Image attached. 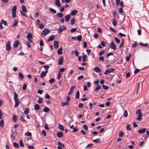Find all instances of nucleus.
Wrapping results in <instances>:
<instances>
[{"instance_id": "nucleus-9", "label": "nucleus", "mask_w": 149, "mask_h": 149, "mask_svg": "<svg viewBox=\"0 0 149 149\" xmlns=\"http://www.w3.org/2000/svg\"><path fill=\"white\" fill-rule=\"evenodd\" d=\"M75 86H72L71 87L69 91V92L68 93V95H70L73 93V92L74 91V88H75Z\"/></svg>"}, {"instance_id": "nucleus-22", "label": "nucleus", "mask_w": 149, "mask_h": 149, "mask_svg": "<svg viewBox=\"0 0 149 149\" xmlns=\"http://www.w3.org/2000/svg\"><path fill=\"white\" fill-rule=\"evenodd\" d=\"M125 42V40L123 39L121 40V43L119 45V47L121 48L123 47Z\"/></svg>"}, {"instance_id": "nucleus-2", "label": "nucleus", "mask_w": 149, "mask_h": 149, "mask_svg": "<svg viewBox=\"0 0 149 149\" xmlns=\"http://www.w3.org/2000/svg\"><path fill=\"white\" fill-rule=\"evenodd\" d=\"M50 32L49 30L47 28H45L42 31L41 34L42 36H45L48 34Z\"/></svg>"}, {"instance_id": "nucleus-1", "label": "nucleus", "mask_w": 149, "mask_h": 149, "mask_svg": "<svg viewBox=\"0 0 149 149\" xmlns=\"http://www.w3.org/2000/svg\"><path fill=\"white\" fill-rule=\"evenodd\" d=\"M141 111V109H139L136 112V114H138L136 118L137 120H141L142 118V114Z\"/></svg>"}, {"instance_id": "nucleus-13", "label": "nucleus", "mask_w": 149, "mask_h": 149, "mask_svg": "<svg viewBox=\"0 0 149 149\" xmlns=\"http://www.w3.org/2000/svg\"><path fill=\"white\" fill-rule=\"evenodd\" d=\"M63 56H61L58 60V65H61L63 63Z\"/></svg>"}, {"instance_id": "nucleus-39", "label": "nucleus", "mask_w": 149, "mask_h": 149, "mask_svg": "<svg viewBox=\"0 0 149 149\" xmlns=\"http://www.w3.org/2000/svg\"><path fill=\"white\" fill-rule=\"evenodd\" d=\"M25 136H32L31 133L29 132H26L25 133Z\"/></svg>"}, {"instance_id": "nucleus-20", "label": "nucleus", "mask_w": 149, "mask_h": 149, "mask_svg": "<svg viewBox=\"0 0 149 149\" xmlns=\"http://www.w3.org/2000/svg\"><path fill=\"white\" fill-rule=\"evenodd\" d=\"M26 6L24 5H22V11L24 13H26Z\"/></svg>"}, {"instance_id": "nucleus-3", "label": "nucleus", "mask_w": 149, "mask_h": 149, "mask_svg": "<svg viewBox=\"0 0 149 149\" xmlns=\"http://www.w3.org/2000/svg\"><path fill=\"white\" fill-rule=\"evenodd\" d=\"M67 28L64 26L62 25L58 29V32L59 33H61L62 31L64 30H65Z\"/></svg>"}, {"instance_id": "nucleus-26", "label": "nucleus", "mask_w": 149, "mask_h": 149, "mask_svg": "<svg viewBox=\"0 0 149 149\" xmlns=\"http://www.w3.org/2000/svg\"><path fill=\"white\" fill-rule=\"evenodd\" d=\"M62 47L59 48L57 51L58 54L59 55H61L62 54Z\"/></svg>"}, {"instance_id": "nucleus-52", "label": "nucleus", "mask_w": 149, "mask_h": 149, "mask_svg": "<svg viewBox=\"0 0 149 149\" xmlns=\"http://www.w3.org/2000/svg\"><path fill=\"white\" fill-rule=\"evenodd\" d=\"M1 23H3L5 25H7V22L5 20H2Z\"/></svg>"}, {"instance_id": "nucleus-33", "label": "nucleus", "mask_w": 149, "mask_h": 149, "mask_svg": "<svg viewBox=\"0 0 149 149\" xmlns=\"http://www.w3.org/2000/svg\"><path fill=\"white\" fill-rule=\"evenodd\" d=\"M19 77L22 79L23 80L24 78V76L23 75L21 72H19Z\"/></svg>"}, {"instance_id": "nucleus-35", "label": "nucleus", "mask_w": 149, "mask_h": 149, "mask_svg": "<svg viewBox=\"0 0 149 149\" xmlns=\"http://www.w3.org/2000/svg\"><path fill=\"white\" fill-rule=\"evenodd\" d=\"M17 117L15 115H14L13 116L12 120H13L14 122H16L17 120Z\"/></svg>"}, {"instance_id": "nucleus-57", "label": "nucleus", "mask_w": 149, "mask_h": 149, "mask_svg": "<svg viewBox=\"0 0 149 149\" xmlns=\"http://www.w3.org/2000/svg\"><path fill=\"white\" fill-rule=\"evenodd\" d=\"M42 102V98L40 97L38 99V102L39 103H41Z\"/></svg>"}, {"instance_id": "nucleus-25", "label": "nucleus", "mask_w": 149, "mask_h": 149, "mask_svg": "<svg viewBox=\"0 0 149 149\" xmlns=\"http://www.w3.org/2000/svg\"><path fill=\"white\" fill-rule=\"evenodd\" d=\"M93 142H95V143H99L101 141L100 140V138H99V139H94L93 140Z\"/></svg>"}, {"instance_id": "nucleus-55", "label": "nucleus", "mask_w": 149, "mask_h": 149, "mask_svg": "<svg viewBox=\"0 0 149 149\" xmlns=\"http://www.w3.org/2000/svg\"><path fill=\"white\" fill-rule=\"evenodd\" d=\"M18 23V22L17 21V20H15L14 21V23L13 25V26L15 27V26H16L17 25Z\"/></svg>"}, {"instance_id": "nucleus-23", "label": "nucleus", "mask_w": 149, "mask_h": 149, "mask_svg": "<svg viewBox=\"0 0 149 149\" xmlns=\"http://www.w3.org/2000/svg\"><path fill=\"white\" fill-rule=\"evenodd\" d=\"M55 38V36L54 35H52L50 36L49 38L48 39L47 41L48 42H49L50 41L53 40Z\"/></svg>"}, {"instance_id": "nucleus-8", "label": "nucleus", "mask_w": 149, "mask_h": 149, "mask_svg": "<svg viewBox=\"0 0 149 149\" xmlns=\"http://www.w3.org/2000/svg\"><path fill=\"white\" fill-rule=\"evenodd\" d=\"M48 70H45V71H42L40 74V77L42 78L46 75L47 73L48 72Z\"/></svg>"}, {"instance_id": "nucleus-62", "label": "nucleus", "mask_w": 149, "mask_h": 149, "mask_svg": "<svg viewBox=\"0 0 149 149\" xmlns=\"http://www.w3.org/2000/svg\"><path fill=\"white\" fill-rule=\"evenodd\" d=\"M61 74L60 72H59L57 75V79H60Z\"/></svg>"}, {"instance_id": "nucleus-30", "label": "nucleus", "mask_w": 149, "mask_h": 149, "mask_svg": "<svg viewBox=\"0 0 149 149\" xmlns=\"http://www.w3.org/2000/svg\"><path fill=\"white\" fill-rule=\"evenodd\" d=\"M49 9V11L51 12H52V13H53L55 14L56 13V11L55 9H54L53 8H50Z\"/></svg>"}, {"instance_id": "nucleus-60", "label": "nucleus", "mask_w": 149, "mask_h": 149, "mask_svg": "<svg viewBox=\"0 0 149 149\" xmlns=\"http://www.w3.org/2000/svg\"><path fill=\"white\" fill-rule=\"evenodd\" d=\"M122 8V7H121V8H119V12L121 14H122L123 13V9Z\"/></svg>"}, {"instance_id": "nucleus-21", "label": "nucleus", "mask_w": 149, "mask_h": 149, "mask_svg": "<svg viewBox=\"0 0 149 149\" xmlns=\"http://www.w3.org/2000/svg\"><path fill=\"white\" fill-rule=\"evenodd\" d=\"M77 13V11L75 10H72L71 13V14L72 15H74L76 14Z\"/></svg>"}, {"instance_id": "nucleus-34", "label": "nucleus", "mask_w": 149, "mask_h": 149, "mask_svg": "<svg viewBox=\"0 0 149 149\" xmlns=\"http://www.w3.org/2000/svg\"><path fill=\"white\" fill-rule=\"evenodd\" d=\"M139 45L144 47H145L148 46V43H147L145 44H144L141 42H140Z\"/></svg>"}, {"instance_id": "nucleus-16", "label": "nucleus", "mask_w": 149, "mask_h": 149, "mask_svg": "<svg viewBox=\"0 0 149 149\" xmlns=\"http://www.w3.org/2000/svg\"><path fill=\"white\" fill-rule=\"evenodd\" d=\"M56 1L55 3L56 5L58 7H60L61 6V4L59 0H55Z\"/></svg>"}, {"instance_id": "nucleus-17", "label": "nucleus", "mask_w": 149, "mask_h": 149, "mask_svg": "<svg viewBox=\"0 0 149 149\" xmlns=\"http://www.w3.org/2000/svg\"><path fill=\"white\" fill-rule=\"evenodd\" d=\"M14 101L15 102L14 107L15 108H16L19 105V99L15 100Z\"/></svg>"}, {"instance_id": "nucleus-38", "label": "nucleus", "mask_w": 149, "mask_h": 149, "mask_svg": "<svg viewBox=\"0 0 149 149\" xmlns=\"http://www.w3.org/2000/svg\"><path fill=\"white\" fill-rule=\"evenodd\" d=\"M13 145L16 148H19V144L16 142H14L13 143Z\"/></svg>"}, {"instance_id": "nucleus-56", "label": "nucleus", "mask_w": 149, "mask_h": 149, "mask_svg": "<svg viewBox=\"0 0 149 149\" xmlns=\"http://www.w3.org/2000/svg\"><path fill=\"white\" fill-rule=\"evenodd\" d=\"M115 40L117 43H119L120 42V40L118 38L116 37L114 38Z\"/></svg>"}, {"instance_id": "nucleus-51", "label": "nucleus", "mask_w": 149, "mask_h": 149, "mask_svg": "<svg viewBox=\"0 0 149 149\" xmlns=\"http://www.w3.org/2000/svg\"><path fill=\"white\" fill-rule=\"evenodd\" d=\"M75 22V19L74 18H73L71 19V25L73 24Z\"/></svg>"}, {"instance_id": "nucleus-27", "label": "nucleus", "mask_w": 149, "mask_h": 149, "mask_svg": "<svg viewBox=\"0 0 149 149\" xmlns=\"http://www.w3.org/2000/svg\"><path fill=\"white\" fill-rule=\"evenodd\" d=\"M59 125L58 126V128H59L60 130L62 131H64V128L63 126L60 124H59Z\"/></svg>"}, {"instance_id": "nucleus-53", "label": "nucleus", "mask_w": 149, "mask_h": 149, "mask_svg": "<svg viewBox=\"0 0 149 149\" xmlns=\"http://www.w3.org/2000/svg\"><path fill=\"white\" fill-rule=\"evenodd\" d=\"M42 67L44 68L45 70H48V69L49 68V66L48 65L46 66L43 65Z\"/></svg>"}, {"instance_id": "nucleus-54", "label": "nucleus", "mask_w": 149, "mask_h": 149, "mask_svg": "<svg viewBox=\"0 0 149 149\" xmlns=\"http://www.w3.org/2000/svg\"><path fill=\"white\" fill-rule=\"evenodd\" d=\"M101 87V86H100V85L98 86L95 89V91H98V90H100V89Z\"/></svg>"}, {"instance_id": "nucleus-59", "label": "nucleus", "mask_w": 149, "mask_h": 149, "mask_svg": "<svg viewBox=\"0 0 149 149\" xmlns=\"http://www.w3.org/2000/svg\"><path fill=\"white\" fill-rule=\"evenodd\" d=\"M77 30V29L76 28H72L71 29L70 32L72 33H73L75 32Z\"/></svg>"}, {"instance_id": "nucleus-41", "label": "nucleus", "mask_w": 149, "mask_h": 149, "mask_svg": "<svg viewBox=\"0 0 149 149\" xmlns=\"http://www.w3.org/2000/svg\"><path fill=\"white\" fill-rule=\"evenodd\" d=\"M131 57V55L130 54L128 56H127L126 57V60L127 61H129Z\"/></svg>"}, {"instance_id": "nucleus-64", "label": "nucleus", "mask_w": 149, "mask_h": 149, "mask_svg": "<svg viewBox=\"0 0 149 149\" xmlns=\"http://www.w3.org/2000/svg\"><path fill=\"white\" fill-rule=\"evenodd\" d=\"M39 27L41 29H42L44 27V26L43 25V24L42 23H41L39 25Z\"/></svg>"}, {"instance_id": "nucleus-63", "label": "nucleus", "mask_w": 149, "mask_h": 149, "mask_svg": "<svg viewBox=\"0 0 149 149\" xmlns=\"http://www.w3.org/2000/svg\"><path fill=\"white\" fill-rule=\"evenodd\" d=\"M86 55H85L83 56L82 60V61L83 62H85L86 61Z\"/></svg>"}, {"instance_id": "nucleus-6", "label": "nucleus", "mask_w": 149, "mask_h": 149, "mask_svg": "<svg viewBox=\"0 0 149 149\" xmlns=\"http://www.w3.org/2000/svg\"><path fill=\"white\" fill-rule=\"evenodd\" d=\"M114 70L115 69L113 68L108 69L105 71L104 72V74H106L111 72H113Z\"/></svg>"}, {"instance_id": "nucleus-50", "label": "nucleus", "mask_w": 149, "mask_h": 149, "mask_svg": "<svg viewBox=\"0 0 149 149\" xmlns=\"http://www.w3.org/2000/svg\"><path fill=\"white\" fill-rule=\"evenodd\" d=\"M130 126L129 124H128L127 125L126 128L127 130H132V129L130 127Z\"/></svg>"}, {"instance_id": "nucleus-32", "label": "nucleus", "mask_w": 149, "mask_h": 149, "mask_svg": "<svg viewBox=\"0 0 149 149\" xmlns=\"http://www.w3.org/2000/svg\"><path fill=\"white\" fill-rule=\"evenodd\" d=\"M32 37V34L31 33H29L27 36L26 38L27 39L31 38Z\"/></svg>"}, {"instance_id": "nucleus-24", "label": "nucleus", "mask_w": 149, "mask_h": 149, "mask_svg": "<svg viewBox=\"0 0 149 149\" xmlns=\"http://www.w3.org/2000/svg\"><path fill=\"white\" fill-rule=\"evenodd\" d=\"M40 109V107L37 104H36L34 106V109L36 110H38Z\"/></svg>"}, {"instance_id": "nucleus-15", "label": "nucleus", "mask_w": 149, "mask_h": 149, "mask_svg": "<svg viewBox=\"0 0 149 149\" xmlns=\"http://www.w3.org/2000/svg\"><path fill=\"white\" fill-rule=\"evenodd\" d=\"M56 16L59 18H61L63 17V15L62 13H57Z\"/></svg>"}, {"instance_id": "nucleus-48", "label": "nucleus", "mask_w": 149, "mask_h": 149, "mask_svg": "<svg viewBox=\"0 0 149 149\" xmlns=\"http://www.w3.org/2000/svg\"><path fill=\"white\" fill-rule=\"evenodd\" d=\"M19 141V144L20 147H23L24 146V144L23 143L22 141V140H20Z\"/></svg>"}, {"instance_id": "nucleus-36", "label": "nucleus", "mask_w": 149, "mask_h": 149, "mask_svg": "<svg viewBox=\"0 0 149 149\" xmlns=\"http://www.w3.org/2000/svg\"><path fill=\"white\" fill-rule=\"evenodd\" d=\"M49 109L47 107H45L43 109V111L45 112H47L49 111Z\"/></svg>"}, {"instance_id": "nucleus-45", "label": "nucleus", "mask_w": 149, "mask_h": 149, "mask_svg": "<svg viewBox=\"0 0 149 149\" xmlns=\"http://www.w3.org/2000/svg\"><path fill=\"white\" fill-rule=\"evenodd\" d=\"M102 86L104 90H107L109 89V87L108 86H106L104 85L103 84Z\"/></svg>"}, {"instance_id": "nucleus-18", "label": "nucleus", "mask_w": 149, "mask_h": 149, "mask_svg": "<svg viewBox=\"0 0 149 149\" xmlns=\"http://www.w3.org/2000/svg\"><path fill=\"white\" fill-rule=\"evenodd\" d=\"M70 18V15H68L65 16V19L66 22H68Z\"/></svg>"}, {"instance_id": "nucleus-11", "label": "nucleus", "mask_w": 149, "mask_h": 149, "mask_svg": "<svg viewBox=\"0 0 149 149\" xmlns=\"http://www.w3.org/2000/svg\"><path fill=\"white\" fill-rule=\"evenodd\" d=\"M19 42L18 40H16L13 45L14 48H17L19 46Z\"/></svg>"}, {"instance_id": "nucleus-44", "label": "nucleus", "mask_w": 149, "mask_h": 149, "mask_svg": "<svg viewBox=\"0 0 149 149\" xmlns=\"http://www.w3.org/2000/svg\"><path fill=\"white\" fill-rule=\"evenodd\" d=\"M4 123V121L3 120H2L0 121V126L1 127H3Z\"/></svg>"}, {"instance_id": "nucleus-5", "label": "nucleus", "mask_w": 149, "mask_h": 149, "mask_svg": "<svg viewBox=\"0 0 149 149\" xmlns=\"http://www.w3.org/2000/svg\"><path fill=\"white\" fill-rule=\"evenodd\" d=\"M11 48L10 42L9 41H8L6 45V50L8 51H9L10 50Z\"/></svg>"}, {"instance_id": "nucleus-49", "label": "nucleus", "mask_w": 149, "mask_h": 149, "mask_svg": "<svg viewBox=\"0 0 149 149\" xmlns=\"http://www.w3.org/2000/svg\"><path fill=\"white\" fill-rule=\"evenodd\" d=\"M128 114H127V110H125L123 114V116L124 117H127V116Z\"/></svg>"}, {"instance_id": "nucleus-19", "label": "nucleus", "mask_w": 149, "mask_h": 149, "mask_svg": "<svg viewBox=\"0 0 149 149\" xmlns=\"http://www.w3.org/2000/svg\"><path fill=\"white\" fill-rule=\"evenodd\" d=\"M94 70L96 72H100L101 71V70L98 67H96L95 68H94Z\"/></svg>"}, {"instance_id": "nucleus-14", "label": "nucleus", "mask_w": 149, "mask_h": 149, "mask_svg": "<svg viewBox=\"0 0 149 149\" xmlns=\"http://www.w3.org/2000/svg\"><path fill=\"white\" fill-rule=\"evenodd\" d=\"M63 133L62 132H59L57 133V136L59 138H61L63 136Z\"/></svg>"}, {"instance_id": "nucleus-10", "label": "nucleus", "mask_w": 149, "mask_h": 149, "mask_svg": "<svg viewBox=\"0 0 149 149\" xmlns=\"http://www.w3.org/2000/svg\"><path fill=\"white\" fill-rule=\"evenodd\" d=\"M146 130V128H144L141 129H140L138 131V133L139 134H142L145 132Z\"/></svg>"}, {"instance_id": "nucleus-12", "label": "nucleus", "mask_w": 149, "mask_h": 149, "mask_svg": "<svg viewBox=\"0 0 149 149\" xmlns=\"http://www.w3.org/2000/svg\"><path fill=\"white\" fill-rule=\"evenodd\" d=\"M54 46L55 48L56 49H57L58 47L59 46V43L58 41H55L54 42Z\"/></svg>"}, {"instance_id": "nucleus-4", "label": "nucleus", "mask_w": 149, "mask_h": 149, "mask_svg": "<svg viewBox=\"0 0 149 149\" xmlns=\"http://www.w3.org/2000/svg\"><path fill=\"white\" fill-rule=\"evenodd\" d=\"M110 48L114 50H116V47L115 45V44L113 41H112L109 45Z\"/></svg>"}, {"instance_id": "nucleus-7", "label": "nucleus", "mask_w": 149, "mask_h": 149, "mask_svg": "<svg viewBox=\"0 0 149 149\" xmlns=\"http://www.w3.org/2000/svg\"><path fill=\"white\" fill-rule=\"evenodd\" d=\"M110 55H113V54L111 52L109 53L106 56L107 58L108 59L107 61L109 62H112L113 60V59H109V57Z\"/></svg>"}, {"instance_id": "nucleus-42", "label": "nucleus", "mask_w": 149, "mask_h": 149, "mask_svg": "<svg viewBox=\"0 0 149 149\" xmlns=\"http://www.w3.org/2000/svg\"><path fill=\"white\" fill-rule=\"evenodd\" d=\"M82 36L81 35L78 36L77 37V40L79 41H81V40Z\"/></svg>"}, {"instance_id": "nucleus-47", "label": "nucleus", "mask_w": 149, "mask_h": 149, "mask_svg": "<svg viewBox=\"0 0 149 149\" xmlns=\"http://www.w3.org/2000/svg\"><path fill=\"white\" fill-rule=\"evenodd\" d=\"M55 81V79L54 78H52L49 80V82L50 84H52Z\"/></svg>"}, {"instance_id": "nucleus-40", "label": "nucleus", "mask_w": 149, "mask_h": 149, "mask_svg": "<svg viewBox=\"0 0 149 149\" xmlns=\"http://www.w3.org/2000/svg\"><path fill=\"white\" fill-rule=\"evenodd\" d=\"M112 24L114 26H116L117 24V21L115 18H113V20Z\"/></svg>"}, {"instance_id": "nucleus-28", "label": "nucleus", "mask_w": 149, "mask_h": 149, "mask_svg": "<svg viewBox=\"0 0 149 149\" xmlns=\"http://www.w3.org/2000/svg\"><path fill=\"white\" fill-rule=\"evenodd\" d=\"M74 52V53L77 56H78L79 52L77 50H75L74 51H72V53H73Z\"/></svg>"}, {"instance_id": "nucleus-31", "label": "nucleus", "mask_w": 149, "mask_h": 149, "mask_svg": "<svg viewBox=\"0 0 149 149\" xmlns=\"http://www.w3.org/2000/svg\"><path fill=\"white\" fill-rule=\"evenodd\" d=\"M18 95L17 94V93L16 92H14V100H18L17 98L18 97Z\"/></svg>"}, {"instance_id": "nucleus-46", "label": "nucleus", "mask_w": 149, "mask_h": 149, "mask_svg": "<svg viewBox=\"0 0 149 149\" xmlns=\"http://www.w3.org/2000/svg\"><path fill=\"white\" fill-rule=\"evenodd\" d=\"M17 7L16 6H14L12 10V12H16Z\"/></svg>"}, {"instance_id": "nucleus-29", "label": "nucleus", "mask_w": 149, "mask_h": 149, "mask_svg": "<svg viewBox=\"0 0 149 149\" xmlns=\"http://www.w3.org/2000/svg\"><path fill=\"white\" fill-rule=\"evenodd\" d=\"M29 112V108H26L25 110H24V113L25 114V115L27 114Z\"/></svg>"}, {"instance_id": "nucleus-43", "label": "nucleus", "mask_w": 149, "mask_h": 149, "mask_svg": "<svg viewBox=\"0 0 149 149\" xmlns=\"http://www.w3.org/2000/svg\"><path fill=\"white\" fill-rule=\"evenodd\" d=\"M124 133L122 131H120L119 133V136L120 137H122L124 134Z\"/></svg>"}, {"instance_id": "nucleus-61", "label": "nucleus", "mask_w": 149, "mask_h": 149, "mask_svg": "<svg viewBox=\"0 0 149 149\" xmlns=\"http://www.w3.org/2000/svg\"><path fill=\"white\" fill-rule=\"evenodd\" d=\"M42 134L44 136H45L46 135V132L44 130H43L42 131Z\"/></svg>"}, {"instance_id": "nucleus-37", "label": "nucleus", "mask_w": 149, "mask_h": 149, "mask_svg": "<svg viewBox=\"0 0 149 149\" xmlns=\"http://www.w3.org/2000/svg\"><path fill=\"white\" fill-rule=\"evenodd\" d=\"M79 91H77L76 94L75 98L79 99Z\"/></svg>"}, {"instance_id": "nucleus-58", "label": "nucleus", "mask_w": 149, "mask_h": 149, "mask_svg": "<svg viewBox=\"0 0 149 149\" xmlns=\"http://www.w3.org/2000/svg\"><path fill=\"white\" fill-rule=\"evenodd\" d=\"M27 84H24L23 86V90L24 91L26 90L27 87Z\"/></svg>"}]
</instances>
